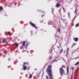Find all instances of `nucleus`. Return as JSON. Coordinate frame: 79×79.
I'll use <instances>...</instances> for the list:
<instances>
[{
    "label": "nucleus",
    "mask_w": 79,
    "mask_h": 79,
    "mask_svg": "<svg viewBox=\"0 0 79 79\" xmlns=\"http://www.w3.org/2000/svg\"><path fill=\"white\" fill-rule=\"evenodd\" d=\"M36 76L37 77V78H39V77H40V74L39 73L37 74L36 75Z\"/></svg>",
    "instance_id": "13"
},
{
    "label": "nucleus",
    "mask_w": 79,
    "mask_h": 79,
    "mask_svg": "<svg viewBox=\"0 0 79 79\" xmlns=\"http://www.w3.org/2000/svg\"><path fill=\"white\" fill-rule=\"evenodd\" d=\"M57 57H56V58H57Z\"/></svg>",
    "instance_id": "38"
},
{
    "label": "nucleus",
    "mask_w": 79,
    "mask_h": 79,
    "mask_svg": "<svg viewBox=\"0 0 79 79\" xmlns=\"http://www.w3.org/2000/svg\"><path fill=\"white\" fill-rule=\"evenodd\" d=\"M63 8V10H64V8Z\"/></svg>",
    "instance_id": "34"
},
{
    "label": "nucleus",
    "mask_w": 79,
    "mask_h": 79,
    "mask_svg": "<svg viewBox=\"0 0 79 79\" xmlns=\"http://www.w3.org/2000/svg\"><path fill=\"white\" fill-rule=\"evenodd\" d=\"M56 6L57 8H59L60 6V4L59 3H57L56 5Z\"/></svg>",
    "instance_id": "5"
},
{
    "label": "nucleus",
    "mask_w": 79,
    "mask_h": 79,
    "mask_svg": "<svg viewBox=\"0 0 79 79\" xmlns=\"http://www.w3.org/2000/svg\"><path fill=\"white\" fill-rule=\"evenodd\" d=\"M69 48H67V50H68V51H69Z\"/></svg>",
    "instance_id": "32"
},
{
    "label": "nucleus",
    "mask_w": 79,
    "mask_h": 79,
    "mask_svg": "<svg viewBox=\"0 0 79 79\" xmlns=\"http://www.w3.org/2000/svg\"><path fill=\"white\" fill-rule=\"evenodd\" d=\"M25 48H27V44H26L25 46Z\"/></svg>",
    "instance_id": "25"
},
{
    "label": "nucleus",
    "mask_w": 79,
    "mask_h": 79,
    "mask_svg": "<svg viewBox=\"0 0 79 79\" xmlns=\"http://www.w3.org/2000/svg\"><path fill=\"white\" fill-rule=\"evenodd\" d=\"M63 52V49H62L60 51V54H61Z\"/></svg>",
    "instance_id": "15"
},
{
    "label": "nucleus",
    "mask_w": 79,
    "mask_h": 79,
    "mask_svg": "<svg viewBox=\"0 0 79 79\" xmlns=\"http://www.w3.org/2000/svg\"><path fill=\"white\" fill-rule=\"evenodd\" d=\"M23 70H24V71L26 70L27 69V66H25L24 65H23Z\"/></svg>",
    "instance_id": "6"
},
{
    "label": "nucleus",
    "mask_w": 79,
    "mask_h": 79,
    "mask_svg": "<svg viewBox=\"0 0 79 79\" xmlns=\"http://www.w3.org/2000/svg\"><path fill=\"white\" fill-rule=\"evenodd\" d=\"M73 40H74L75 42H77L78 41V38H73Z\"/></svg>",
    "instance_id": "7"
},
{
    "label": "nucleus",
    "mask_w": 79,
    "mask_h": 79,
    "mask_svg": "<svg viewBox=\"0 0 79 79\" xmlns=\"http://www.w3.org/2000/svg\"><path fill=\"white\" fill-rule=\"evenodd\" d=\"M2 10V7L0 6V11H1Z\"/></svg>",
    "instance_id": "22"
},
{
    "label": "nucleus",
    "mask_w": 79,
    "mask_h": 79,
    "mask_svg": "<svg viewBox=\"0 0 79 79\" xmlns=\"http://www.w3.org/2000/svg\"><path fill=\"white\" fill-rule=\"evenodd\" d=\"M69 51L68 50H67V53H68V52H69Z\"/></svg>",
    "instance_id": "33"
},
{
    "label": "nucleus",
    "mask_w": 79,
    "mask_h": 79,
    "mask_svg": "<svg viewBox=\"0 0 79 79\" xmlns=\"http://www.w3.org/2000/svg\"><path fill=\"white\" fill-rule=\"evenodd\" d=\"M77 8H76V9H75V10L74 11V13H75V15H76L75 17V18L73 20V21H74V19H76V17H77Z\"/></svg>",
    "instance_id": "4"
},
{
    "label": "nucleus",
    "mask_w": 79,
    "mask_h": 79,
    "mask_svg": "<svg viewBox=\"0 0 79 79\" xmlns=\"http://www.w3.org/2000/svg\"><path fill=\"white\" fill-rule=\"evenodd\" d=\"M30 23L31 25L32 26V27H35V29H37V27L35 26V24L32 23L31 22H30Z\"/></svg>",
    "instance_id": "3"
},
{
    "label": "nucleus",
    "mask_w": 79,
    "mask_h": 79,
    "mask_svg": "<svg viewBox=\"0 0 79 79\" xmlns=\"http://www.w3.org/2000/svg\"><path fill=\"white\" fill-rule=\"evenodd\" d=\"M73 76H71L70 77V79H73Z\"/></svg>",
    "instance_id": "24"
},
{
    "label": "nucleus",
    "mask_w": 79,
    "mask_h": 79,
    "mask_svg": "<svg viewBox=\"0 0 79 79\" xmlns=\"http://www.w3.org/2000/svg\"><path fill=\"white\" fill-rule=\"evenodd\" d=\"M78 64H79V61L76 63L75 65H78Z\"/></svg>",
    "instance_id": "17"
},
{
    "label": "nucleus",
    "mask_w": 79,
    "mask_h": 79,
    "mask_svg": "<svg viewBox=\"0 0 79 79\" xmlns=\"http://www.w3.org/2000/svg\"><path fill=\"white\" fill-rule=\"evenodd\" d=\"M49 60H51V59H52V56H50L49 57Z\"/></svg>",
    "instance_id": "23"
},
{
    "label": "nucleus",
    "mask_w": 79,
    "mask_h": 79,
    "mask_svg": "<svg viewBox=\"0 0 79 79\" xmlns=\"http://www.w3.org/2000/svg\"><path fill=\"white\" fill-rule=\"evenodd\" d=\"M11 69H12V68H11Z\"/></svg>",
    "instance_id": "36"
},
{
    "label": "nucleus",
    "mask_w": 79,
    "mask_h": 79,
    "mask_svg": "<svg viewBox=\"0 0 79 79\" xmlns=\"http://www.w3.org/2000/svg\"><path fill=\"white\" fill-rule=\"evenodd\" d=\"M14 44L16 45V47H18L19 45V44L17 43H15Z\"/></svg>",
    "instance_id": "12"
},
{
    "label": "nucleus",
    "mask_w": 79,
    "mask_h": 79,
    "mask_svg": "<svg viewBox=\"0 0 79 79\" xmlns=\"http://www.w3.org/2000/svg\"><path fill=\"white\" fill-rule=\"evenodd\" d=\"M52 65L49 64L48 65L46 69V72L48 74V75H49L50 79H54L53 77V74H52Z\"/></svg>",
    "instance_id": "1"
},
{
    "label": "nucleus",
    "mask_w": 79,
    "mask_h": 79,
    "mask_svg": "<svg viewBox=\"0 0 79 79\" xmlns=\"http://www.w3.org/2000/svg\"><path fill=\"white\" fill-rule=\"evenodd\" d=\"M28 76V75L27 74H26V76H25L26 77H27Z\"/></svg>",
    "instance_id": "31"
},
{
    "label": "nucleus",
    "mask_w": 79,
    "mask_h": 79,
    "mask_svg": "<svg viewBox=\"0 0 79 79\" xmlns=\"http://www.w3.org/2000/svg\"><path fill=\"white\" fill-rule=\"evenodd\" d=\"M6 41V39H3L2 40L3 43H5Z\"/></svg>",
    "instance_id": "10"
},
{
    "label": "nucleus",
    "mask_w": 79,
    "mask_h": 79,
    "mask_svg": "<svg viewBox=\"0 0 79 79\" xmlns=\"http://www.w3.org/2000/svg\"><path fill=\"white\" fill-rule=\"evenodd\" d=\"M67 74H68V73H69V67L68 66L67 67Z\"/></svg>",
    "instance_id": "8"
},
{
    "label": "nucleus",
    "mask_w": 79,
    "mask_h": 79,
    "mask_svg": "<svg viewBox=\"0 0 79 79\" xmlns=\"http://www.w3.org/2000/svg\"><path fill=\"white\" fill-rule=\"evenodd\" d=\"M24 46H23V45H22V46L20 47V49H23V48H24Z\"/></svg>",
    "instance_id": "14"
},
{
    "label": "nucleus",
    "mask_w": 79,
    "mask_h": 79,
    "mask_svg": "<svg viewBox=\"0 0 79 79\" xmlns=\"http://www.w3.org/2000/svg\"><path fill=\"white\" fill-rule=\"evenodd\" d=\"M74 69V67H73L72 68V70H73Z\"/></svg>",
    "instance_id": "30"
},
{
    "label": "nucleus",
    "mask_w": 79,
    "mask_h": 79,
    "mask_svg": "<svg viewBox=\"0 0 79 79\" xmlns=\"http://www.w3.org/2000/svg\"><path fill=\"white\" fill-rule=\"evenodd\" d=\"M26 44V41H24L23 42L22 46H24Z\"/></svg>",
    "instance_id": "9"
},
{
    "label": "nucleus",
    "mask_w": 79,
    "mask_h": 79,
    "mask_svg": "<svg viewBox=\"0 0 79 79\" xmlns=\"http://www.w3.org/2000/svg\"><path fill=\"white\" fill-rule=\"evenodd\" d=\"M78 79H79V78H78Z\"/></svg>",
    "instance_id": "39"
},
{
    "label": "nucleus",
    "mask_w": 79,
    "mask_h": 79,
    "mask_svg": "<svg viewBox=\"0 0 79 79\" xmlns=\"http://www.w3.org/2000/svg\"><path fill=\"white\" fill-rule=\"evenodd\" d=\"M60 28H58V32H59V33H60Z\"/></svg>",
    "instance_id": "16"
},
{
    "label": "nucleus",
    "mask_w": 79,
    "mask_h": 79,
    "mask_svg": "<svg viewBox=\"0 0 79 79\" xmlns=\"http://www.w3.org/2000/svg\"><path fill=\"white\" fill-rule=\"evenodd\" d=\"M76 45V44H75V43L73 44L72 45V47H74V46H75Z\"/></svg>",
    "instance_id": "20"
},
{
    "label": "nucleus",
    "mask_w": 79,
    "mask_h": 79,
    "mask_svg": "<svg viewBox=\"0 0 79 79\" xmlns=\"http://www.w3.org/2000/svg\"><path fill=\"white\" fill-rule=\"evenodd\" d=\"M27 64V63H26V62H24V63H23V65H24L25 64Z\"/></svg>",
    "instance_id": "28"
},
{
    "label": "nucleus",
    "mask_w": 79,
    "mask_h": 79,
    "mask_svg": "<svg viewBox=\"0 0 79 79\" xmlns=\"http://www.w3.org/2000/svg\"><path fill=\"white\" fill-rule=\"evenodd\" d=\"M46 79H49V78H48V76H46Z\"/></svg>",
    "instance_id": "26"
},
{
    "label": "nucleus",
    "mask_w": 79,
    "mask_h": 79,
    "mask_svg": "<svg viewBox=\"0 0 79 79\" xmlns=\"http://www.w3.org/2000/svg\"><path fill=\"white\" fill-rule=\"evenodd\" d=\"M16 52H17V51H16Z\"/></svg>",
    "instance_id": "37"
},
{
    "label": "nucleus",
    "mask_w": 79,
    "mask_h": 79,
    "mask_svg": "<svg viewBox=\"0 0 79 79\" xmlns=\"http://www.w3.org/2000/svg\"><path fill=\"white\" fill-rule=\"evenodd\" d=\"M11 34V32L9 31L7 32V34H8V35H10Z\"/></svg>",
    "instance_id": "19"
},
{
    "label": "nucleus",
    "mask_w": 79,
    "mask_h": 79,
    "mask_svg": "<svg viewBox=\"0 0 79 79\" xmlns=\"http://www.w3.org/2000/svg\"><path fill=\"white\" fill-rule=\"evenodd\" d=\"M60 71L61 76H63V74L64 73V70L63 69V67H61L60 69Z\"/></svg>",
    "instance_id": "2"
},
{
    "label": "nucleus",
    "mask_w": 79,
    "mask_h": 79,
    "mask_svg": "<svg viewBox=\"0 0 79 79\" xmlns=\"http://www.w3.org/2000/svg\"><path fill=\"white\" fill-rule=\"evenodd\" d=\"M38 79V78H37L36 77H34V79Z\"/></svg>",
    "instance_id": "27"
},
{
    "label": "nucleus",
    "mask_w": 79,
    "mask_h": 79,
    "mask_svg": "<svg viewBox=\"0 0 79 79\" xmlns=\"http://www.w3.org/2000/svg\"><path fill=\"white\" fill-rule=\"evenodd\" d=\"M28 68H29V67Z\"/></svg>",
    "instance_id": "41"
},
{
    "label": "nucleus",
    "mask_w": 79,
    "mask_h": 79,
    "mask_svg": "<svg viewBox=\"0 0 79 79\" xmlns=\"http://www.w3.org/2000/svg\"><path fill=\"white\" fill-rule=\"evenodd\" d=\"M12 29H13V28H12Z\"/></svg>",
    "instance_id": "40"
},
{
    "label": "nucleus",
    "mask_w": 79,
    "mask_h": 79,
    "mask_svg": "<svg viewBox=\"0 0 79 79\" xmlns=\"http://www.w3.org/2000/svg\"><path fill=\"white\" fill-rule=\"evenodd\" d=\"M32 77V75L31 74H30V75L29 76V78H30V79H31Z\"/></svg>",
    "instance_id": "11"
},
{
    "label": "nucleus",
    "mask_w": 79,
    "mask_h": 79,
    "mask_svg": "<svg viewBox=\"0 0 79 79\" xmlns=\"http://www.w3.org/2000/svg\"><path fill=\"white\" fill-rule=\"evenodd\" d=\"M68 15L69 17H70V13H69V12L68 13Z\"/></svg>",
    "instance_id": "21"
},
{
    "label": "nucleus",
    "mask_w": 79,
    "mask_h": 79,
    "mask_svg": "<svg viewBox=\"0 0 79 79\" xmlns=\"http://www.w3.org/2000/svg\"><path fill=\"white\" fill-rule=\"evenodd\" d=\"M54 61H55V60H53L52 61V63H53L54 62Z\"/></svg>",
    "instance_id": "29"
},
{
    "label": "nucleus",
    "mask_w": 79,
    "mask_h": 79,
    "mask_svg": "<svg viewBox=\"0 0 79 79\" xmlns=\"http://www.w3.org/2000/svg\"><path fill=\"white\" fill-rule=\"evenodd\" d=\"M79 26V23L77 24L76 25L75 27H78Z\"/></svg>",
    "instance_id": "18"
},
{
    "label": "nucleus",
    "mask_w": 79,
    "mask_h": 79,
    "mask_svg": "<svg viewBox=\"0 0 79 79\" xmlns=\"http://www.w3.org/2000/svg\"><path fill=\"white\" fill-rule=\"evenodd\" d=\"M35 70H37V69H35Z\"/></svg>",
    "instance_id": "35"
}]
</instances>
